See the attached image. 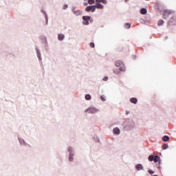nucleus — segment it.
<instances>
[{"label":"nucleus","mask_w":176,"mask_h":176,"mask_svg":"<svg viewBox=\"0 0 176 176\" xmlns=\"http://www.w3.org/2000/svg\"><path fill=\"white\" fill-rule=\"evenodd\" d=\"M89 46L91 47H94V43H90Z\"/></svg>","instance_id":"28"},{"label":"nucleus","mask_w":176,"mask_h":176,"mask_svg":"<svg viewBox=\"0 0 176 176\" xmlns=\"http://www.w3.org/2000/svg\"><path fill=\"white\" fill-rule=\"evenodd\" d=\"M85 11L91 12L92 13H94V12H96V6H89L85 8Z\"/></svg>","instance_id":"3"},{"label":"nucleus","mask_w":176,"mask_h":176,"mask_svg":"<svg viewBox=\"0 0 176 176\" xmlns=\"http://www.w3.org/2000/svg\"><path fill=\"white\" fill-rule=\"evenodd\" d=\"M65 36H64V34H58V38L59 41H63L64 39Z\"/></svg>","instance_id":"14"},{"label":"nucleus","mask_w":176,"mask_h":176,"mask_svg":"<svg viewBox=\"0 0 176 176\" xmlns=\"http://www.w3.org/2000/svg\"><path fill=\"white\" fill-rule=\"evenodd\" d=\"M174 17H172V18H170V19H169V21H168V25H171V24H174Z\"/></svg>","instance_id":"13"},{"label":"nucleus","mask_w":176,"mask_h":176,"mask_svg":"<svg viewBox=\"0 0 176 176\" xmlns=\"http://www.w3.org/2000/svg\"><path fill=\"white\" fill-rule=\"evenodd\" d=\"M148 173H149V174H155V171L152 170H148Z\"/></svg>","instance_id":"24"},{"label":"nucleus","mask_w":176,"mask_h":176,"mask_svg":"<svg viewBox=\"0 0 176 176\" xmlns=\"http://www.w3.org/2000/svg\"><path fill=\"white\" fill-rule=\"evenodd\" d=\"M94 6H95V9L96 8V9H104V6H102V4L100 3H96V5H95Z\"/></svg>","instance_id":"6"},{"label":"nucleus","mask_w":176,"mask_h":176,"mask_svg":"<svg viewBox=\"0 0 176 176\" xmlns=\"http://www.w3.org/2000/svg\"><path fill=\"white\" fill-rule=\"evenodd\" d=\"M89 5H93L94 3V0H88Z\"/></svg>","instance_id":"20"},{"label":"nucleus","mask_w":176,"mask_h":176,"mask_svg":"<svg viewBox=\"0 0 176 176\" xmlns=\"http://www.w3.org/2000/svg\"><path fill=\"white\" fill-rule=\"evenodd\" d=\"M98 111V110L96 108H89L85 111V112H88V113H96Z\"/></svg>","instance_id":"4"},{"label":"nucleus","mask_w":176,"mask_h":176,"mask_svg":"<svg viewBox=\"0 0 176 176\" xmlns=\"http://www.w3.org/2000/svg\"><path fill=\"white\" fill-rule=\"evenodd\" d=\"M74 14L76 16H82V11L81 10H75V9L72 10Z\"/></svg>","instance_id":"5"},{"label":"nucleus","mask_w":176,"mask_h":176,"mask_svg":"<svg viewBox=\"0 0 176 176\" xmlns=\"http://www.w3.org/2000/svg\"><path fill=\"white\" fill-rule=\"evenodd\" d=\"M120 69H116V70H113V72H114V74H116V75H118V74H119V72H120Z\"/></svg>","instance_id":"19"},{"label":"nucleus","mask_w":176,"mask_h":176,"mask_svg":"<svg viewBox=\"0 0 176 176\" xmlns=\"http://www.w3.org/2000/svg\"><path fill=\"white\" fill-rule=\"evenodd\" d=\"M69 162H72V160H74V158H72V156H69Z\"/></svg>","instance_id":"29"},{"label":"nucleus","mask_w":176,"mask_h":176,"mask_svg":"<svg viewBox=\"0 0 176 176\" xmlns=\"http://www.w3.org/2000/svg\"><path fill=\"white\" fill-rule=\"evenodd\" d=\"M138 101V100L135 98H131L130 99V102H132V104H137Z\"/></svg>","instance_id":"9"},{"label":"nucleus","mask_w":176,"mask_h":176,"mask_svg":"<svg viewBox=\"0 0 176 176\" xmlns=\"http://www.w3.org/2000/svg\"><path fill=\"white\" fill-rule=\"evenodd\" d=\"M114 134H120V129L119 128L116 127L113 129Z\"/></svg>","instance_id":"7"},{"label":"nucleus","mask_w":176,"mask_h":176,"mask_svg":"<svg viewBox=\"0 0 176 176\" xmlns=\"http://www.w3.org/2000/svg\"><path fill=\"white\" fill-rule=\"evenodd\" d=\"M158 25H163V24H164V21L160 19L159 21H158Z\"/></svg>","instance_id":"18"},{"label":"nucleus","mask_w":176,"mask_h":176,"mask_svg":"<svg viewBox=\"0 0 176 176\" xmlns=\"http://www.w3.org/2000/svg\"><path fill=\"white\" fill-rule=\"evenodd\" d=\"M154 159H155V156L154 155H150L148 156V160H149V162H153L154 161Z\"/></svg>","instance_id":"16"},{"label":"nucleus","mask_w":176,"mask_h":176,"mask_svg":"<svg viewBox=\"0 0 176 176\" xmlns=\"http://www.w3.org/2000/svg\"><path fill=\"white\" fill-rule=\"evenodd\" d=\"M159 170H160V166H158Z\"/></svg>","instance_id":"31"},{"label":"nucleus","mask_w":176,"mask_h":176,"mask_svg":"<svg viewBox=\"0 0 176 176\" xmlns=\"http://www.w3.org/2000/svg\"><path fill=\"white\" fill-rule=\"evenodd\" d=\"M131 26V25H130V23L125 24V28H130Z\"/></svg>","instance_id":"22"},{"label":"nucleus","mask_w":176,"mask_h":176,"mask_svg":"<svg viewBox=\"0 0 176 176\" xmlns=\"http://www.w3.org/2000/svg\"><path fill=\"white\" fill-rule=\"evenodd\" d=\"M153 162H155V163H157V162H160V157H159L158 155L154 156Z\"/></svg>","instance_id":"10"},{"label":"nucleus","mask_w":176,"mask_h":176,"mask_svg":"<svg viewBox=\"0 0 176 176\" xmlns=\"http://www.w3.org/2000/svg\"><path fill=\"white\" fill-rule=\"evenodd\" d=\"M141 14H146L148 13V11H146V9L145 8H142L140 10Z\"/></svg>","instance_id":"12"},{"label":"nucleus","mask_w":176,"mask_h":176,"mask_svg":"<svg viewBox=\"0 0 176 176\" xmlns=\"http://www.w3.org/2000/svg\"><path fill=\"white\" fill-rule=\"evenodd\" d=\"M68 152L71 153L72 152V147H68Z\"/></svg>","instance_id":"27"},{"label":"nucleus","mask_w":176,"mask_h":176,"mask_svg":"<svg viewBox=\"0 0 176 176\" xmlns=\"http://www.w3.org/2000/svg\"><path fill=\"white\" fill-rule=\"evenodd\" d=\"M85 100H91V96H90V94L85 95Z\"/></svg>","instance_id":"17"},{"label":"nucleus","mask_w":176,"mask_h":176,"mask_svg":"<svg viewBox=\"0 0 176 176\" xmlns=\"http://www.w3.org/2000/svg\"><path fill=\"white\" fill-rule=\"evenodd\" d=\"M96 3H100V2L102 3H107V0H96Z\"/></svg>","instance_id":"15"},{"label":"nucleus","mask_w":176,"mask_h":176,"mask_svg":"<svg viewBox=\"0 0 176 176\" xmlns=\"http://www.w3.org/2000/svg\"><path fill=\"white\" fill-rule=\"evenodd\" d=\"M91 17L89 16H82V24H84V25H89V21L90 20Z\"/></svg>","instance_id":"2"},{"label":"nucleus","mask_w":176,"mask_h":176,"mask_svg":"<svg viewBox=\"0 0 176 176\" xmlns=\"http://www.w3.org/2000/svg\"><path fill=\"white\" fill-rule=\"evenodd\" d=\"M85 6H87V3H85Z\"/></svg>","instance_id":"30"},{"label":"nucleus","mask_w":176,"mask_h":176,"mask_svg":"<svg viewBox=\"0 0 176 176\" xmlns=\"http://www.w3.org/2000/svg\"><path fill=\"white\" fill-rule=\"evenodd\" d=\"M167 148H168V145H167V144H163V146H162V149H167Z\"/></svg>","instance_id":"21"},{"label":"nucleus","mask_w":176,"mask_h":176,"mask_svg":"<svg viewBox=\"0 0 176 176\" xmlns=\"http://www.w3.org/2000/svg\"><path fill=\"white\" fill-rule=\"evenodd\" d=\"M162 141H164V142H167V141H170V137H168L167 135H164L162 138Z\"/></svg>","instance_id":"8"},{"label":"nucleus","mask_w":176,"mask_h":176,"mask_svg":"<svg viewBox=\"0 0 176 176\" xmlns=\"http://www.w3.org/2000/svg\"><path fill=\"white\" fill-rule=\"evenodd\" d=\"M135 167L138 171H140V170H144V167L141 164H138Z\"/></svg>","instance_id":"11"},{"label":"nucleus","mask_w":176,"mask_h":176,"mask_svg":"<svg viewBox=\"0 0 176 176\" xmlns=\"http://www.w3.org/2000/svg\"><path fill=\"white\" fill-rule=\"evenodd\" d=\"M100 100H102V101H105V100H106L105 96H100Z\"/></svg>","instance_id":"23"},{"label":"nucleus","mask_w":176,"mask_h":176,"mask_svg":"<svg viewBox=\"0 0 176 176\" xmlns=\"http://www.w3.org/2000/svg\"><path fill=\"white\" fill-rule=\"evenodd\" d=\"M115 65L116 67H120V71H122V72H124L125 71V68H124V64H123V62L122 60H117L116 63H115Z\"/></svg>","instance_id":"1"},{"label":"nucleus","mask_w":176,"mask_h":176,"mask_svg":"<svg viewBox=\"0 0 176 176\" xmlns=\"http://www.w3.org/2000/svg\"><path fill=\"white\" fill-rule=\"evenodd\" d=\"M67 8H68V5L65 4V5L63 6V9L65 10V9H67Z\"/></svg>","instance_id":"25"},{"label":"nucleus","mask_w":176,"mask_h":176,"mask_svg":"<svg viewBox=\"0 0 176 176\" xmlns=\"http://www.w3.org/2000/svg\"><path fill=\"white\" fill-rule=\"evenodd\" d=\"M104 82H107V80H108V77L107 76H104L102 79Z\"/></svg>","instance_id":"26"}]
</instances>
